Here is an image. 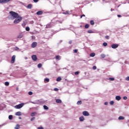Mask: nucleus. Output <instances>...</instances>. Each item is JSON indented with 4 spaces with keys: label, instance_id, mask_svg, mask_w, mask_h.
Masks as SVG:
<instances>
[{
    "label": "nucleus",
    "instance_id": "6",
    "mask_svg": "<svg viewBox=\"0 0 129 129\" xmlns=\"http://www.w3.org/2000/svg\"><path fill=\"white\" fill-rule=\"evenodd\" d=\"M118 47V44H113L111 45V48L112 49H116Z\"/></svg>",
    "mask_w": 129,
    "mask_h": 129
},
{
    "label": "nucleus",
    "instance_id": "56",
    "mask_svg": "<svg viewBox=\"0 0 129 129\" xmlns=\"http://www.w3.org/2000/svg\"><path fill=\"white\" fill-rule=\"evenodd\" d=\"M19 119H21V117H19Z\"/></svg>",
    "mask_w": 129,
    "mask_h": 129
},
{
    "label": "nucleus",
    "instance_id": "31",
    "mask_svg": "<svg viewBox=\"0 0 129 129\" xmlns=\"http://www.w3.org/2000/svg\"><path fill=\"white\" fill-rule=\"evenodd\" d=\"M5 84L6 86H9V85H10V83H9V82H6Z\"/></svg>",
    "mask_w": 129,
    "mask_h": 129
},
{
    "label": "nucleus",
    "instance_id": "47",
    "mask_svg": "<svg viewBox=\"0 0 129 129\" xmlns=\"http://www.w3.org/2000/svg\"><path fill=\"white\" fill-rule=\"evenodd\" d=\"M74 52L75 53H77V52H78V50L77 49H75Z\"/></svg>",
    "mask_w": 129,
    "mask_h": 129
},
{
    "label": "nucleus",
    "instance_id": "32",
    "mask_svg": "<svg viewBox=\"0 0 129 129\" xmlns=\"http://www.w3.org/2000/svg\"><path fill=\"white\" fill-rule=\"evenodd\" d=\"M37 67L38 68H41V67H42V63H39L38 65H37Z\"/></svg>",
    "mask_w": 129,
    "mask_h": 129
},
{
    "label": "nucleus",
    "instance_id": "34",
    "mask_svg": "<svg viewBox=\"0 0 129 129\" xmlns=\"http://www.w3.org/2000/svg\"><path fill=\"white\" fill-rule=\"evenodd\" d=\"M26 31H27V32H29V31H30V27H26Z\"/></svg>",
    "mask_w": 129,
    "mask_h": 129
},
{
    "label": "nucleus",
    "instance_id": "43",
    "mask_svg": "<svg viewBox=\"0 0 129 129\" xmlns=\"http://www.w3.org/2000/svg\"><path fill=\"white\" fill-rule=\"evenodd\" d=\"M36 118L35 117H33L32 118H31V121H33V120H34Z\"/></svg>",
    "mask_w": 129,
    "mask_h": 129
},
{
    "label": "nucleus",
    "instance_id": "20",
    "mask_svg": "<svg viewBox=\"0 0 129 129\" xmlns=\"http://www.w3.org/2000/svg\"><path fill=\"white\" fill-rule=\"evenodd\" d=\"M63 15H70V12L69 11H66L65 12H63Z\"/></svg>",
    "mask_w": 129,
    "mask_h": 129
},
{
    "label": "nucleus",
    "instance_id": "4",
    "mask_svg": "<svg viewBox=\"0 0 129 129\" xmlns=\"http://www.w3.org/2000/svg\"><path fill=\"white\" fill-rule=\"evenodd\" d=\"M9 2H11V0H0V4H7Z\"/></svg>",
    "mask_w": 129,
    "mask_h": 129
},
{
    "label": "nucleus",
    "instance_id": "9",
    "mask_svg": "<svg viewBox=\"0 0 129 129\" xmlns=\"http://www.w3.org/2000/svg\"><path fill=\"white\" fill-rule=\"evenodd\" d=\"M32 59L33 61H37V56L36 55H33L32 56Z\"/></svg>",
    "mask_w": 129,
    "mask_h": 129
},
{
    "label": "nucleus",
    "instance_id": "15",
    "mask_svg": "<svg viewBox=\"0 0 129 129\" xmlns=\"http://www.w3.org/2000/svg\"><path fill=\"white\" fill-rule=\"evenodd\" d=\"M33 7V5L32 4H29L27 6V9H31Z\"/></svg>",
    "mask_w": 129,
    "mask_h": 129
},
{
    "label": "nucleus",
    "instance_id": "33",
    "mask_svg": "<svg viewBox=\"0 0 129 129\" xmlns=\"http://www.w3.org/2000/svg\"><path fill=\"white\" fill-rule=\"evenodd\" d=\"M9 119H10V120L13 119V115H10L9 116Z\"/></svg>",
    "mask_w": 129,
    "mask_h": 129
},
{
    "label": "nucleus",
    "instance_id": "49",
    "mask_svg": "<svg viewBox=\"0 0 129 129\" xmlns=\"http://www.w3.org/2000/svg\"><path fill=\"white\" fill-rule=\"evenodd\" d=\"M82 17H85V15L83 14L81 16V19H82Z\"/></svg>",
    "mask_w": 129,
    "mask_h": 129
},
{
    "label": "nucleus",
    "instance_id": "50",
    "mask_svg": "<svg viewBox=\"0 0 129 129\" xmlns=\"http://www.w3.org/2000/svg\"><path fill=\"white\" fill-rule=\"evenodd\" d=\"M104 104H105V105H107V104H108V103L107 102H105L104 103Z\"/></svg>",
    "mask_w": 129,
    "mask_h": 129
},
{
    "label": "nucleus",
    "instance_id": "41",
    "mask_svg": "<svg viewBox=\"0 0 129 129\" xmlns=\"http://www.w3.org/2000/svg\"><path fill=\"white\" fill-rule=\"evenodd\" d=\"M59 90V89L57 88H55L54 89V91H58Z\"/></svg>",
    "mask_w": 129,
    "mask_h": 129
},
{
    "label": "nucleus",
    "instance_id": "12",
    "mask_svg": "<svg viewBox=\"0 0 129 129\" xmlns=\"http://www.w3.org/2000/svg\"><path fill=\"white\" fill-rule=\"evenodd\" d=\"M50 28H52V25H51V24H48L46 25V29H49Z\"/></svg>",
    "mask_w": 129,
    "mask_h": 129
},
{
    "label": "nucleus",
    "instance_id": "3",
    "mask_svg": "<svg viewBox=\"0 0 129 129\" xmlns=\"http://www.w3.org/2000/svg\"><path fill=\"white\" fill-rule=\"evenodd\" d=\"M24 105H25V103H22L21 104L15 106V108H16V109H20V108H22V107H23Z\"/></svg>",
    "mask_w": 129,
    "mask_h": 129
},
{
    "label": "nucleus",
    "instance_id": "45",
    "mask_svg": "<svg viewBox=\"0 0 129 129\" xmlns=\"http://www.w3.org/2000/svg\"><path fill=\"white\" fill-rule=\"evenodd\" d=\"M125 80H126L127 81H129V77H127L125 78Z\"/></svg>",
    "mask_w": 129,
    "mask_h": 129
},
{
    "label": "nucleus",
    "instance_id": "48",
    "mask_svg": "<svg viewBox=\"0 0 129 129\" xmlns=\"http://www.w3.org/2000/svg\"><path fill=\"white\" fill-rule=\"evenodd\" d=\"M37 129H44V128L43 127H38Z\"/></svg>",
    "mask_w": 129,
    "mask_h": 129
},
{
    "label": "nucleus",
    "instance_id": "53",
    "mask_svg": "<svg viewBox=\"0 0 129 129\" xmlns=\"http://www.w3.org/2000/svg\"><path fill=\"white\" fill-rule=\"evenodd\" d=\"M15 50H16V51H17V50H19V47H16L15 48Z\"/></svg>",
    "mask_w": 129,
    "mask_h": 129
},
{
    "label": "nucleus",
    "instance_id": "26",
    "mask_svg": "<svg viewBox=\"0 0 129 129\" xmlns=\"http://www.w3.org/2000/svg\"><path fill=\"white\" fill-rule=\"evenodd\" d=\"M80 121H83V120H84V117H83V116L80 117Z\"/></svg>",
    "mask_w": 129,
    "mask_h": 129
},
{
    "label": "nucleus",
    "instance_id": "55",
    "mask_svg": "<svg viewBox=\"0 0 129 129\" xmlns=\"http://www.w3.org/2000/svg\"><path fill=\"white\" fill-rule=\"evenodd\" d=\"M22 26H23V27H24V26H25V24H22Z\"/></svg>",
    "mask_w": 129,
    "mask_h": 129
},
{
    "label": "nucleus",
    "instance_id": "52",
    "mask_svg": "<svg viewBox=\"0 0 129 129\" xmlns=\"http://www.w3.org/2000/svg\"><path fill=\"white\" fill-rule=\"evenodd\" d=\"M106 39H109V36H107L105 37Z\"/></svg>",
    "mask_w": 129,
    "mask_h": 129
},
{
    "label": "nucleus",
    "instance_id": "37",
    "mask_svg": "<svg viewBox=\"0 0 129 129\" xmlns=\"http://www.w3.org/2000/svg\"><path fill=\"white\" fill-rule=\"evenodd\" d=\"M90 24H91L92 25H94V21H93V20H91V21H90Z\"/></svg>",
    "mask_w": 129,
    "mask_h": 129
},
{
    "label": "nucleus",
    "instance_id": "35",
    "mask_svg": "<svg viewBox=\"0 0 129 129\" xmlns=\"http://www.w3.org/2000/svg\"><path fill=\"white\" fill-rule=\"evenodd\" d=\"M103 45L104 47H106V46H107V43H106V42H104V43H103Z\"/></svg>",
    "mask_w": 129,
    "mask_h": 129
},
{
    "label": "nucleus",
    "instance_id": "16",
    "mask_svg": "<svg viewBox=\"0 0 129 129\" xmlns=\"http://www.w3.org/2000/svg\"><path fill=\"white\" fill-rule=\"evenodd\" d=\"M56 60H60L61 59V57L59 55L55 56Z\"/></svg>",
    "mask_w": 129,
    "mask_h": 129
},
{
    "label": "nucleus",
    "instance_id": "21",
    "mask_svg": "<svg viewBox=\"0 0 129 129\" xmlns=\"http://www.w3.org/2000/svg\"><path fill=\"white\" fill-rule=\"evenodd\" d=\"M61 80H62V78H61V77H59L56 79V81H57V82H59V81H61Z\"/></svg>",
    "mask_w": 129,
    "mask_h": 129
},
{
    "label": "nucleus",
    "instance_id": "5",
    "mask_svg": "<svg viewBox=\"0 0 129 129\" xmlns=\"http://www.w3.org/2000/svg\"><path fill=\"white\" fill-rule=\"evenodd\" d=\"M16 61V55H13L11 59V63L14 64Z\"/></svg>",
    "mask_w": 129,
    "mask_h": 129
},
{
    "label": "nucleus",
    "instance_id": "42",
    "mask_svg": "<svg viewBox=\"0 0 129 129\" xmlns=\"http://www.w3.org/2000/svg\"><path fill=\"white\" fill-rule=\"evenodd\" d=\"M79 74V72H76L75 73V75H78Z\"/></svg>",
    "mask_w": 129,
    "mask_h": 129
},
{
    "label": "nucleus",
    "instance_id": "39",
    "mask_svg": "<svg viewBox=\"0 0 129 129\" xmlns=\"http://www.w3.org/2000/svg\"><path fill=\"white\" fill-rule=\"evenodd\" d=\"M28 94H29V95H33V92H29Z\"/></svg>",
    "mask_w": 129,
    "mask_h": 129
},
{
    "label": "nucleus",
    "instance_id": "36",
    "mask_svg": "<svg viewBox=\"0 0 129 129\" xmlns=\"http://www.w3.org/2000/svg\"><path fill=\"white\" fill-rule=\"evenodd\" d=\"M101 58H105V54H101Z\"/></svg>",
    "mask_w": 129,
    "mask_h": 129
},
{
    "label": "nucleus",
    "instance_id": "13",
    "mask_svg": "<svg viewBox=\"0 0 129 129\" xmlns=\"http://www.w3.org/2000/svg\"><path fill=\"white\" fill-rule=\"evenodd\" d=\"M49 81H50V79H48V78L44 79V83H47L49 82Z\"/></svg>",
    "mask_w": 129,
    "mask_h": 129
},
{
    "label": "nucleus",
    "instance_id": "27",
    "mask_svg": "<svg viewBox=\"0 0 129 129\" xmlns=\"http://www.w3.org/2000/svg\"><path fill=\"white\" fill-rule=\"evenodd\" d=\"M82 103V101H78L77 103V104H78V105H79L80 104H81Z\"/></svg>",
    "mask_w": 129,
    "mask_h": 129
},
{
    "label": "nucleus",
    "instance_id": "57",
    "mask_svg": "<svg viewBox=\"0 0 129 129\" xmlns=\"http://www.w3.org/2000/svg\"><path fill=\"white\" fill-rule=\"evenodd\" d=\"M111 11H112V9H111Z\"/></svg>",
    "mask_w": 129,
    "mask_h": 129
},
{
    "label": "nucleus",
    "instance_id": "30",
    "mask_svg": "<svg viewBox=\"0 0 129 129\" xmlns=\"http://www.w3.org/2000/svg\"><path fill=\"white\" fill-rule=\"evenodd\" d=\"M88 33L89 34H92V33H93V32L92 30H89L88 31Z\"/></svg>",
    "mask_w": 129,
    "mask_h": 129
},
{
    "label": "nucleus",
    "instance_id": "28",
    "mask_svg": "<svg viewBox=\"0 0 129 129\" xmlns=\"http://www.w3.org/2000/svg\"><path fill=\"white\" fill-rule=\"evenodd\" d=\"M85 29H88V28H89V24H86L85 25Z\"/></svg>",
    "mask_w": 129,
    "mask_h": 129
},
{
    "label": "nucleus",
    "instance_id": "2",
    "mask_svg": "<svg viewBox=\"0 0 129 129\" xmlns=\"http://www.w3.org/2000/svg\"><path fill=\"white\" fill-rule=\"evenodd\" d=\"M22 20H23V18L22 17H21V16L19 15L18 17H17V18H15V20L14 21V24L17 25V24H19V23H20Z\"/></svg>",
    "mask_w": 129,
    "mask_h": 129
},
{
    "label": "nucleus",
    "instance_id": "7",
    "mask_svg": "<svg viewBox=\"0 0 129 129\" xmlns=\"http://www.w3.org/2000/svg\"><path fill=\"white\" fill-rule=\"evenodd\" d=\"M83 114L85 116H88L89 115V113H88V112H87L86 111H85L83 112Z\"/></svg>",
    "mask_w": 129,
    "mask_h": 129
},
{
    "label": "nucleus",
    "instance_id": "38",
    "mask_svg": "<svg viewBox=\"0 0 129 129\" xmlns=\"http://www.w3.org/2000/svg\"><path fill=\"white\" fill-rule=\"evenodd\" d=\"M113 103H114V102H113V101H111L110 102V104L111 105H113Z\"/></svg>",
    "mask_w": 129,
    "mask_h": 129
},
{
    "label": "nucleus",
    "instance_id": "1",
    "mask_svg": "<svg viewBox=\"0 0 129 129\" xmlns=\"http://www.w3.org/2000/svg\"><path fill=\"white\" fill-rule=\"evenodd\" d=\"M9 13L10 14L11 17L13 18V20L17 19V18H18V17L20 16L19 14L13 11L10 12Z\"/></svg>",
    "mask_w": 129,
    "mask_h": 129
},
{
    "label": "nucleus",
    "instance_id": "40",
    "mask_svg": "<svg viewBox=\"0 0 129 129\" xmlns=\"http://www.w3.org/2000/svg\"><path fill=\"white\" fill-rule=\"evenodd\" d=\"M123 99H124V100H126V99H127V97H126V96L123 97Z\"/></svg>",
    "mask_w": 129,
    "mask_h": 129
},
{
    "label": "nucleus",
    "instance_id": "23",
    "mask_svg": "<svg viewBox=\"0 0 129 129\" xmlns=\"http://www.w3.org/2000/svg\"><path fill=\"white\" fill-rule=\"evenodd\" d=\"M43 108L44 109H45V110H48V109H49V108L48 107V106L46 105L43 106Z\"/></svg>",
    "mask_w": 129,
    "mask_h": 129
},
{
    "label": "nucleus",
    "instance_id": "18",
    "mask_svg": "<svg viewBox=\"0 0 129 129\" xmlns=\"http://www.w3.org/2000/svg\"><path fill=\"white\" fill-rule=\"evenodd\" d=\"M16 115H18V116H20V115H22V113L20 111L17 112L16 113Z\"/></svg>",
    "mask_w": 129,
    "mask_h": 129
},
{
    "label": "nucleus",
    "instance_id": "54",
    "mask_svg": "<svg viewBox=\"0 0 129 129\" xmlns=\"http://www.w3.org/2000/svg\"><path fill=\"white\" fill-rule=\"evenodd\" d=\"M69 44H72V41H69Z\"/></svg>",
    "mask_w": 129,
    "mask_h": 129
},
{
    "label": "nucleus",
    "instance_id": "11",
    "mask_svg": "<svg viewBox=\"0 0 129 129\" xmlns=\"http://www.w3.org/2000/svg\"><path fill=\"white\" fill-rule=\"evenodd\" d=\"M23 36L24 35L23 34V33H20L19 35L17 36V38H18L19 39H21Z\"/></svg>",
    "mask_w": 129,
    "mask_h": 129
},
{
    "label": "nucleus",
    "instance_id": "51",
    "mask_svg": "<svg viewBox=\"0 0 129 129\" xmlns=\"http://www.w3.org/2000/svg\"><path fill=\"white\" fill-rule=\"evenodd\" d=\"M117 17H118V18H121V15H117Z\"/></svg>",
    "mask_w": 129,
    "mask_h": 129
},
{
    "label": "nucleus",
    "instance_id": "25",
    "mask_svg": "<svg viewBox=\"0 0 129 129\" xmlns=\"http://www.w3.org/2000/svg\"><path fill=\"white\" fill-rule=\"evenodd\" d=\"M108 80H109V81H114V78H109Z\"/></svg>",
    "mask_w": 129,
    "mask_h": 129
},
{
    "label": "nucleus",
    "instance_id": "19",
    "mask_svg": "<svg viewBox=\"0 0 129 129\" xmlns=\"http://www.w3.org/2000/svg\"><path fill=\"white\" fill-rule=\"evenodd\" d=\"M118 119H119V120H121L124 119V117H123L122 116H120L118 117Z\"/></svg>",
    "mask_w": 129,
    "mask_h": 129
},
{
    "label": "nucleus",
    "instance_id": "29",
    "mask_svg": "<svg viewBox=\"0 0 129 129\" xmlns=\"http://www.w3.org/2000/svg\"><path fill=\"white\" fill-rule=\"evenodd\" d=\"M15 129H20V125H16V127H15Z\"/></svg>",
    "mask_w": 129,
    "mask_h": 129
},
{
    "label": "nucleus",
    "instance_id": "44",
    "mask_svg": "<svg viewBox=\"0 0 129 129\" xmlns=\"http://www.w3.org/2000/svg\"><path fill=\"white\" fill-rule=\"evenodd\" d=\"M93 70H96V66H93Z\"/></svg>",
    "mask_w": 129,
    "mask_h": 129
},
{
    "label": "nucleus",
    "instance_id": "17",
    "mask_svg": "<svg viewBox=\"0 0 129 129\" xmlns=\"http://www.w3.org/2000/svg\"><path fill=\"white\" fill-rule=\"evenodd\" d=\"M56 103H61L62 101L60 99H56Z\"/></svg>",
    "mask_w": 129,
    "mask_h": 129
},
{
    "label": "nucleus",
    "instance_id": "46",
    "mask_svg": "<svg viewBox=\"0 0 129 129\" xmlns=\"http://www.w3.org/2000/svg\"><path fill=\"white\" fill-rule=\"evenodd\" d=\"M33 2L34 3H38V2H39V0H33Z\"/></svg>",
    "mask_w": 129,
    "mask_h": 129
},
{
    "label": "nucleus",
    "instance_id": "10",
    "mask_svg": "<svg viewBox=\"0 0 129 129\" xmlns=\"http://www.w3.org/2000/svg\"><path fill=\"white\" fill-rule=\"evenodd\" d=\"M43 14V11H38L36 13V15H37L38 16H41V15Z\"/></svg>",
    "mask_w": 129,
    "mask_h": 129
},
{
    "label": "nucleus",
    "instance_id": "24",
    "mask_svg": "<svg viewBox=\"0 0 129 129\" xmlns=\"http://www.w3.org/2000/svg\"><path fill=\"white\" fill-rule=\"evenodd\" d=\"M36 114H37V113H36L35 112H32L31 114V116H35Z\"/></svg>",
    "mask_w": 129,
    "mask_h": 129
},
{
    "label": "nucleus",
    "instance_id": "8",
    "mask_svg": "<svg viewBox=\"0 0 129 129\" xmlns=\"http://www.w3.org/2000/svg\"><path fill=\"white\" fill-rule=\"evenodd\" d=\"M36 46H37V42H33L31 45L32 48H35Z\"/></svg>",
    "mask_w": 129,
    "mask_h": 129
},
{
    "label": "nucleus",
    "instance_id": "22",
    "mask_svg": "<svg viewBox=\"0 0 129 129\" xmlns=\"http://www.w3.org/2000/svg\"><path fill=\"white\" fill-rule=\"evenodd\" d=\"M90 57H94L95 56V53L93 52L90 53Z\"/></svg>",
    "mask_w": 129,
    "mask_h": 129
},
{
    "label": "nucleus",
    "instance_id": "14",
    "mask_svg": "<svg viewBox=\"0 0 129 129\" xmlns=\"http://www.w3.org/2000/svg\"><path fill=\"white\" fill-rule=\"evenodd\" d=\"M116 100H120L121 99V97H120L119 96H117L115 97Z\"/></svg>",
    "mask_w": 129,
    "mask_h": 129
}]
</instances>
